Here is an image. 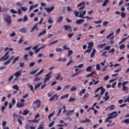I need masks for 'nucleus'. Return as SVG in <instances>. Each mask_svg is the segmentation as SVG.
<instances>
[{"label": "nucleus", "instance_id": "1", "mask_svg": "<svg viewBox=\"0 0 129 129\" xmlns=\"http://www.w3.org/2000/svg\"><path fill=\"white\" fill-rule=\"evenodd\" d=\"M118 114H117V112L114 111L112 113L109 114V116H108L105 120V122H107L108 121L109 123L111 122L112 121L109 119H112L113 118H115L116 116H117Z\"/></svg>", "mask_w": 129, "mask_h": 129}, {"label": "nucleus", "instance_id": "2", "mask_svg": "<svg viewBox=\"0 0 129 129\" xmlns=\"http://www.w3.org/2000/svg\"><path fill=\"white\" fill-rule=\"evenodd\" d=\"M44 71H45V70H44V69H42L39 72H38V73H37L35 75V78L34 79V81H40L41 79L42 78H40L39 77H38V76L39 75H41V74H42V73H43V72H44Z\"/></svg>", "mask_w": 129, "mask_h": 129}, {"label": "nucleus", "instance_id": "3", "mask_svg": "<svg viewBox=\"0 0 129 129\" xmlns=\"http://www.w3.org/2000/svg\"><path fill=\"white\" fill-rule=\"evenodd\" d=\"M34 109H37V108H39L40 106H41V100L37 99L33 103Z\"/></svg>", "mask_w": 129, "mask_h": 129}, {"label": "nucleus", "instance_id": "4", "mask_svg": "<svg viewBox=\"0 0 129 129\" xmlns=\"http://www.w3.org/2000/svg\"><path fill=\"white\" fill-rule=\"evenodd\" d=\"M53 74V71H51L48 73L45 76V78L44 80V83H46L47 81H49L51 78L52 77V74Z\"/></svg>", "mask_w": 129, "mask_h": 129}, {"label": "nucleus", "instance_id": "5", "mask_svg": "<svg viewBox=\"0 0 129 129\" xmlns=\"http://www.w3.org/2000/svg\"><path fill=\"white\" fill-rule=\"evenodd\" d=\"M101 89V93L99 97V99L100 98V97H101V95H103V94H104V92H105V89L103 88V86H101L99 88H98L95 91V93L94 94H96V93L98 91H99V90H100Z\"/></svg>", "mask_w": 129, "mask_h": 129}, {"label": "nucleus", "instance_id": "6", "mask_svg": "<svg viewBox=\"0 0 129 129\" xmlns=\"http://www.w3.org/2000/svg\"><path fill=\"white\" fill-rule=\"evenodd\" d=\"M24 102H25V99H21L20 100V102L17 103V104H16L17 107H18V108H21L23 107V106H24L25 105Z\"/></svg>", "mask_w": 129, "mask_h": 129}, {"label": "nucleus", "instance_id": "7", "mask_svg": "<svg viewBox=\"0 0 129 129\" xmlns=\"http://www.w3.org/2000/svg\"><path fill=\"white\" fill-rule=\"evenodd\" d=\"M4 21L7 22L8 24H12V19H11V16L10 15L4 17Z\"/></svg>", "mask_w": 129, "mask_h": 129}, {"label": "nucleus", "instance_id": "8", "mask_svg": "<svg viewBox=\"0 0 129 129\" xmlns=\"http://www.w3.org/2000/svg\"><path fill=\"white\" fill-rule=\"evenodd\" d=\"M9 51H7L5 55H4V56H3L2 57H1L0 58V61H6V60H8V58H9Z\"/></svg>", "mask_w": 129, "mask_h": 129}, {"label": "nucleus", "instance_id": "9", "mask_svg": "<svg viewBox=\"0 0 129 129\" xmlns=\"http://www.w3.org/2000/svg\"><path fill=\"white\" fill-rule=\"evenodd\" d=\"M85 5V3H84V2L80 3L78 6L77 7L79 8V7H81L79 8V11H81L82 10H84V9H85V6H84V5Z\"/></svg>", "mask_w": 129, "mask_h": 129}, {"label": "nucleus", "instance_id": "10", "mask_svg": "<svg viewBox=\"0 0 129 129\" xmlns=\"http://www.w3.org/2000/svg\"><path fill=\"white\" fill-rule=\"evenodd\" d=\"M8 101H6L4 103V106H3L1 107V112H2V113H5V109H6V107H8Z\"/></svg>", "mask_w": 129, "mask_h": 129}, {"label": "nucleus", "instance_id": "11", "mask_svg": "<svg viewBox=\"0 0 129 129\" xmlns=\"http://www.w3.org/2000/svg\"><path fill=\"white\" fill-rule=\"evenodd\" d=\"M54 9H55V7L52 6L51 7H49L48 8H44V10L46 11L47 13H51V12H52Z\"/></svg>", "mask_w": 129, "mask_h": 129}, {"label": "nucleus", "instance_id": "12", "mask_svg": "<svg viewBox=\"0 0 129 129\" xmlns=\"http://www.w3.org/2000/svg\"><path fill=\"white\" fill-rule=\"evenodd\" d=\"M57 99H58V95L57 94H54V95H53V96L52 97H51L49 99V101H50V102L53 101V100H57Z\"/></svg>", "mask_w": 129, "mask_h": 129}, {"label": "nucleus", "instance_id": "13", "mask_svg": "<svg viewBox=\"0 0 129 129\" xmlns=\"http://www.w3.org/2000/svg\"><path fill=\"white\" fill-rule=\"evenodd\" d=\"M14 57H15V56H12L10 59H8V61L4 62V65H9V64H10V63H11V61L12 60H13V59H14Z\"/></svg>", "mask_w": 129, "mask_h": 129}, {"label": "nucleus", "instance_id": "14", "mask_svg": "<svg viewBox=\"0 0 129 129\" xmlns=\"http://www.w3.org/2000/svg\"><path fill=\"white\" fill-rule=\"evenodd\" d=\"M84 22H85V20L84 19H78L76 21V24H77L78 25H81V24H82Z\"/></svg>", "mask_w": 129, "mask_h": 129}, {"label": "nucleus", "instance_id": "15", "mask_svg": "<svg viewBox=\"0 0 129 129\" xmlns=\"http://www.w3.org/2000/svg\"><path fill=\"white\" fill-rule=\"evenodd\" d=\"M122 86V91H125V93H128L129 88L127 86Z\"/></svg>", "mask_w": 129, "mask_h": 129}, {"label": "nucleus", "instance_id": "16", "mask_svg": "<svg viewBox=\"0 0 129 129\" xmlns=\"http://www.w3.org/2000/svg\"><path fill=\"white\" fill-rule=\"evenodd\" d=\"M35 29H36V30H39V27H38V23H36L31 29V32H33Z\"/></svg>", "mask_w": 129, "mask_h": 129}, {"label": "nucleus", "instance_id": "17", "mask_svg": "<svg viewBox=\"0 0 129 129\" xmlns=\"http://www.w3.org/2000/svg\"><path fill=\"white\" fill-rule=\"evenodd\" d=\"M21 75H22V71H19L14 74V76L16 77H19V76H21Z\"/></svg>", "mask_w": 129, "mask_h": 129}, {"label": "nucleus", "instance_id": "18", "mask_svg": "<svg viewBox=\"0 0 129 129\" xmlns=\"http://www.w3.org/2000/svg\"><path fill=\"white\" fill-rule=\"evenodd\" d=\"M27 30L26 29V28H23L19 30V32L20 33H22L23 34L25 33H27Z\"/></svg>", "mask_w": 129, "mask_h": 129}, {"label": "nucleus", "instance_id": "19", "mask_svg": "<svg viewBox=\"0 0 129 129\" xmlns=\"http://www.w3.org/2000/svg\"><path fill=\"white\" fill-rule=\"evenodd\" d=\"M62 21H63V17L60 16L58 18L57 20H56V23H57L58 24H60V23H61Z\"/></svg>", "mask_w": 129, "mask_h": 129}, {"label": "nucleus", "instance_id": "20", "mask_svg": "<svg viewBox=\"0 0 129 129\" xmlns=\"http://www.w3.org/2000/svg\"><path fill=\"white\" fill-rule=\"evenodd\" d=\"M95 53H96V49H95V48H94L93 49L92 52L90 55L91 58H93V57H94V55H95Z\"/></svg>", "mask_w": 129, "mask_h": 129}, {"label": "nucleus", "instance_id": "21", "mask_svg": "<svg viewBox=\"0 0 129 129\" xmlns=\"http://www.w3.org/2000/svg\"><path fill=\"white\" fill-rule=\"evenodd\" d=\"M73 113H74V110H69L67 112V115L69 116V115H71Z\"/></svg>", "mask_w": 129, "mask_h": 129}, {"label": "nucleus", "instance_id": "22", "mask_svg": "<svg viewBox=\"0 0 129 129\" xmlns=\"http://www.w3.org/2000/svg\"><path fill=\"white\" fill-rule=\"evenodd\" d=\"M105 46H106V43H102V44H98L97 45V48H98V49H99L100 48H102Z\"/></svg>", "mask_w": 129, "mask_h": 129}, {"label": "nucleus", "instance_id": "23", "mask_svg": "<svg viewBox=\"0 0 129 129\" xmlns=\"http://www.w3.org/2000/svg\"><path fill=\"white\" fill-rule=\"evenodd\" d=\"M94 45V43L92 42L89 43V45L88 46V49H91L92 50V46Z\"/></svg>", "mask_w": 129, "mask_h": 129}, {"label": "nucleus", "instance_id": "24", "mask_svg": "<svg viewBox=\"0 0 129 129\" xmlns=\"http://www.w3.org/2000/svg\"><path fill=\"white\" fill-rule=\"evenodd\" d=\"M28 57H29V54H27L24 55L23 59L25 60V62H28Z\"/></svg>", "mask_w": 129, "mask_h": 129}, {"label": "nucleus", "instance_id": "25", "mask_svg": "<svg viewBox=\"0 0 129 129\" xmlns=\"http://www.w3.org/2000/svg\"><path fill=\"white\" fill-rule=\"evenodd\" d=\"M106 109H109V110H113V109H114V105H111V106L108 107Z\"/></svg>", "mask_w": 129, "mask_h": 129}, {"label": "nucleus", "instance_id": "26", "mask_svg": "<svg viewBox=\"0 0 129 129\" xmlns=\"http://www.w3.org/2000/svg\"><path fill=\"white\" fill-rule=\"evenodd\" d=\"M28 122H35V123H38L39 122V120L35 119V120H28Z\"/></svg>", "mask_w": 129, "mask_h": 129}, {"label": "nucleus", "instance_id": "27", "mask_svg": "<svg viewBox=\"0 0 129 129\" xmlns=\"http://www.w3.org/2000/svg\"><path fill=\"white\" fill-rule=\"evenodd\" d=\"M19 59H20V56H17L16 57H15L13 61H12V64H15V63H16V61H18V60H19Z\"/></svg>", "mask_w": 129, "mask_h": 129}, {"label": "nucleus", "instance_id": "28", "mask_svg": "<svg viewBox=\"0 0 129 129\" xmlns=\"http://www.w3.org/2000/svg\"><path fill=\"white\" fill-rule=\"evenodd\" d=\"M12 88L13 89H15V90H17V91H19V86L18 85H14L13 86Z\"/></svg>", "mask_w": 129, "mask_h": 129}, {"label": "nucleus", "instance_id": "29", "mask_svg": "<svg viewBox=\"0 0 129 129\" xmlns=\"http://www.w3.org/2000/svg\"><path fill=\"white\" fill-rule=\"evenodd\" d=\"M45 34H46V30H44L42 32L39 33L37 37H41L42 35H44Z\"/></svg>", "mask_w": 129, "mask_h": 129}, {"label": "nucleus", "instance_id": "30", "mask_svg": "<svg viewBox=\"0 0 129 129\" xmlns=\"http://www.w3.org/2000/svg\"><path fill=\"white\" fill-rule=\"evenodd\" d=\"M38 71H39V69H36L34 71L31 72L30 73V74H32V75L36 74V73H37Z\"/></svg>", "mask_w": 129, "mask_h": 129}, {"label": "nucleus", "instance_id": "31", "mask_svg": "<svg viewBox=\"0 0 129 129\" xmlns=\"http://www.w3.org/2000/svg\"><path fill=\"white\" fill-rule=\"evenodd\" d=\"M42 82L38 83L37 85H36L34 87V89H37L38 87L41 86L42 85Z\"/></svg>", "mask_w": 129, "mask_h": 129}, {"label": "nucleus", "instance_id": "32", "mask_svg": "<svg viewBox=\"0 0 129 129\" xmlns=\"http://www.w3.org/2000/svg\"><path fill=\"white\" fill-rule=\"evenodd\" d=\"M85 91H86V90L85 89H83L82 91H80L79 93L80 96H81L82 94L85 93Z\"/></svg>", "mask_w": 129, "mask_h": 129}, {"label": "nucleus", "instance_id": "33", "mask_svg": "<svg viewBox=\"0 0 129 129\" xmlns=\"http://www.w3.org/2000/svg\"><path fill=\"white\" fill-rule=\"evenodd\" d=\"M64 28L65 31H69V29H70L71 26L68 25H64Z\"/></svg>", "mask_w": 129, "mask_h": 129}, {"label": "nucleus", "instance_id": "34", "mask_svg": "<svg viewBox=\"0 0 129 129\" xmlns=\"http://www.w3.org/2000/svg\"><path fill=\"white\" fill-rule=\"evenodd\" d=\"M69 96V94H67L66 95H62L60 97V99H64L66 97H68Z\"/></svg>", "mask_w": 129, "mask_h": 129}, {"label": "nucleus", "instance_id": "35", "mask_svg": "<svg viewBox=\"0 0 129 129\" xmlns=\"http://www.w3.org/2000/svg\"><path fill=\"white\" fill-rule=\"evenodd\" d=\"M94 74H95V72H92L90 74H88L86 76L87 78L90 77V76H92L94 75Z\"/></svg>", "mask_w": 129, "mask_h": 129}, {"label": "nucleus", "instance_id": "36", "mask_svg": "<svg viewBox=\"0 0 129 129\" xmlns=\"http://www.w3.org/2000/svg\"><path fill=\"white\" fill-rule=\"evenodd\" d=\"M48 22L49 24H53V23H54V21H52V18H51V17H49L48 18Z\"/></svg>", "mask_w": 129, "mask_h": 129}, {"label": "nucleus", "instance_id": "37", "mask_svg": "<svg viewBox=\"0 0 129 129\" xmlns=\"http://www.w3.org/2000/svg\"><path fill=\"white\" fill-rule=\"evenodd\" d=\"M120 50H123L125 48V45L124 44H121L119 46Z\"/></svg>", "mask_w": 129, "mask_h": 129}, {"label": "nucleus", "instance_id": "38", "mask_svg": "<svg viewBox=\"0 0 129 129\" xmlns=\"http://www.w3.org/2000/svg\"><path fill=\"white\" fill-rule=\"evenodd\" d=\"M122 122H124V123H126V124H129V118L126 119L122 121Z\"/></svg>", "mask_w": 129, "mask_h": 129}, {"label": "nucleus", "instance_id": "39", "mask_svg": "<svg viewBox=\"0 0 129 129\" xmlns=\"http://www.w3.org/2000/svg\"><path fill=\"white\" fill-rule=\"evenodd\" d=\"M113 35H114V32L110 33L108 36H107L106 39H108L109 38H110V37H111V36H113Z\"/></svg>", "mask_w": 129, "mask_h": 129}, {"label": "nucleus", "instance_id": "40", "mask_svg": "<svg viewBox=\"0 0 129 129\" xmlns=\"http://www.w3.org/2000/svg\"><path fill=\"white\" fill-rule=\"evenodd\" d=\"M56 43H58V40L53 41L49 44V46H52L53 44H56Z\"/></svg>", "mask_w": 129, "mask_h": 129}, {"label": "nucleus", "instance_id": "41", "mask_svg": "<svg viewBox=\"0 0 129 129\" xmlns=\"http://www.w3.org/2000/svg\"><path fill=\"white\" fill-rule=\"evenodd\" d=\"M109 3V1H105L102 4V7H106V5H107V3Z\"/></svg>", "mask_w": 129, "mask_h": 129}, {"label": "nucleus", "instance_id": "42", "mask_svg": "<svg viewBox=\"0 0 129 129\" xmlns=\"http://www.w3.org/2000/svg\"><path fill=\"white\" fill-rule=\"evenodd\" d=\"M91 68H92L91 66L87 67L86 69V71L88 72H91Z\"/></svg>", "mask_w": 129, "mask_h": 129}, {"label": "nucleus", "instance_id": "43", "mask_svg": "<svg viewBox=\"0 0 129 129\" xmlns=\"http://www.w3.org/2000/svg\"><path fill=\"white\" fill-rule=\"evenodd\" d=\"M73 54V51L72 50H70L68 51V57H70V55H72Z\"/></svg>", "mask_w": 129, "mask_h": 129}, {"label": "nucleus", "instance_id": "44", "mask_svg": "<svg viewBox=\"0 0 129 129\" xmlns=\"http://www.w3.org/2000/svg\"><path fill=\"white\" fill-rule=\"evenodd\" d=\"M21 9L23 12H26V11H28V8L27 7H21Z\"/></svg>", "mask_w": 129, "mask_h": 129}, {"label": "nucleus", "instance_id": "45", "mask_svg": "<svg viewBox=\"0 0 129 129\" xmlns=\"http://www.w3.org/2000/svg\"><path fill=\"white\" fill-rule=\"evenodd\" d=\"M44 128V123H41L40 125H39V127L37 129H43Z\"/></svg>", "mask_w": 129, "mask_h": 129}, {"label": "nucleus", "instance_id": "46", "mask_svg": "<svg viewBox=\"0 0 129 129\" xmlns=\"http://www.w3.org/2000/svg\"><path fill=\"white\" fill-rule=\"evenodd\" d=\"M10 13H11V14H17L18 12L14 9H11L10 10Z\"/></svg>", "mask_w": 129, "mask_h": 129}, {"label": "nucleus", "instance_id": "47", "mask_svg": "<svg viewBox=\"0 0 129 129\" xmlns=\"http://www.w3.org/2000/svg\"><path fill=\"white\" fill-rule=\"evenodd\" d=\"M54 123H55V121H54V120L52 121L48 125L49 127H52V126H53V125H54Z\"/></svg>", "mask_w": 129, "mask_h": 129}, {"label": "nucleus", "instance_id": "48", "mask_svg": "<svg viewBox=\"0 0 129 129\" xmlns=\"http://www.w3.org/2000/svg\"><path fill=\"white\" fill-rule=\"evenodd\" d=\"M29 85V87L30 88V89L31 90V91L32 92H35V91H34V87L32 86V85Z\"/></svg>", "mask_w": 129, "mask_h": 129}, {"label": "nucleus", "instance_id": "49", "mask_svg": "<svg viewBox=\"0 0 129 129\" xmlns=\"http://www.w3.org/2000/svg\"><path fill=\"white\" fill-rule=\"evenodd\" d=\"M57 77H56V80H59V79H60V77H61V74H60V73L59 74H56Z\"/></svg>", "mask_w": 129, "mask_h": 129}, {"label": "nucleus", "instance_id": "50", "mask_svg": "<svg viewBox=\"0 0 129 129\" xmlns=\"http://www.w3.org/2000/svg\"><path fill=\"white\" fill-rule=\"evenodd\" d=\"M73 36H74V33H69L68 34V38H72V37H73Z\"/></svg>", "mask_w": 129, "mask_h": 129}, {"label": "nucleus", "instance_id": "51", "mask_svg": "<svg viewBox=\"0 0 129 129\" xmlns=\"http://www.w3.org/2000/svg\"><path fill=\"white\" fill-rule=\"evenodd\" d=\"M92 81L94 82L93 83L94 85H96V84H98V82H99V81L97 80L96 81L94 79H92Z\"/></svg>", "mask_w": 129, "mask_h": 129}, {"label": "nucleus", "instance_id": "52", "mask_svg": "<svg viewBox=\"0 0 129 129\" xmlns=\"http://www.w3.org/2000/svg\"><path fill=\"white\" fill-rule=\"evenodd\" d=\"M24 42V40H23V37H21L19 40H18V44H22Z\"/></svg>", "mask_w": 129, "mask_h": 129}, {"label": "nucleus", "instance_id": "53", "mask_svg": "<svg viewBox=\"0 0 129 129\" xmlns=\"http://www.w3.org/2000/svg\"><path fill=\"white\" fill-rule=\"evenodd\" d=\"M104 50L108 51V50H110V46H106L104 47Z\"/></svg>", "mask_w": 129, "mask_h": 129}, {"label": "nucleus", "instance_id": "54", "mask_svg": "<svg viewBox=\"0 0 129 129\" xmlns=\"http://www.w3.org/2000/svg\"><path fill=\"white\" fill-rule=\"evenodd\" d=\"M75 100V98L70 97V99L68 100L69 102H72V101H74Z\"/></svg>", "mask_w": 129, "mask_h": 129}, {"label": "nucleus", "instance_id": "55", "mask_svg": "<svg viewBox=\"0 0 129 129\" xmlns=\"http://www.w3.org/2000/svg\"><path fill=\"white\" fill-rule=\"evenodd\" d=\"M29 112H30V111H28V110H24L23 111V115H27V114H28V113H29Z\"/></svg>", "mask_w": 129, "mask_h": 129}, {"label": "nucleus", "instance_id": "56", "mask_svg": "<svg viewBox=\"0 0 129 129\" xmlns=\"http://www.w3.org/2000/svg\"><path fill=\"white\" fill-rule=\"evenodd\" d=\"M24 20L22 21V22H26V21H28V16L27 15H25L23 17Z\"/></svg>", "mask_w": 129, "mask_h": 129}, {"label": "nucleus", "instance_id": "57", "mask_svg": "<svg viewBox=\"0 0 129 129\" xmlns=\"http://www.w3.org/2000/svg\"><path fill=\"white\" fill-rule=\"evenodd\" d=\"M54 113H55V111H53L51 113L48 115L49 117H52V116H54Z\"/></svg>", "mask_w": 129, "mask_h": 129}, {"label": "nucleus", "instance_id": "58", "mask_svg": "<svg viewBox=\"0 0 129 129\" xmlns=\"http://www.w3.org/2000/svg\"><path fill=\"white\" fill-rule=\"evenodd\" d=\"M72 58V56L71 57V60L69 61V62L67 64V66H69L70 65L71 63H73V60L71 59Z\"/></svg>", "mask_w": 129, "mask_h": 129}, {"label": "nucleus", "instance_id": "59", "mask_svg": "<svg viewBox=\"0 0 129 129\" xmlns=\"http://www.w3.org/2000/svg\"><path fill=\"white\" fill-rule=\"evenodd\" d=\"M88 49L85 51L84 53L85 54H86L87 53H90V51L92 50L91 48H88Z\"/></svg>", "mask_w": 129, "mask_h": 129}, {"label": "nucleus", "instance_id": "60", "mask_svg": "<svg viewBox=\"0 0 129 129\" xmlns=\"http://www.w3.org/2000/svg\"><path fill=\"white\" fill-rule=\"evenodd\" d=\"M125 16H126V14L123 12L121 13V18H125Z\"/></svg>", "mask_w": 129, "mask_h": 129}, {"label": "nucleus", "instance_id": "61", "mask_svg": "<svg viewBox=\"0 0 129 129\" xmlns=\"http://www.w3.org/2000/svg\"><path fill=\"white\" fill-rule=\"evenodd\" d=\"M101 68L99 63L96 64V70H100Z\"/></svg>", "mask_w": 129, "mask_h": 129}, {"label": "nucleus", "instance_id": "62", "mask_svg": "<svg viewBox=\"0 0 129 129\" xmlns=\"http://www.w3.org/2000/svg\"><path fill=\"white\" fill-rule=\"evenodd\" d=\"M2 125H3V127H6V125H7V121H3V122H2Z\"/></svg>", "mask_w": 129, "mask_h": 129}, {"label": "nucleus", "instance_id": "63", "mask_svg": "<svg viewBox=\"0 0 129 129\" xmlns=\"http://www.w3.org/2000/svg\"><path fill=\"white\" fill-rule=\"evenodd\" d=\"M63 51V49L61 48H57L56 49V52H62Z\"/></svg>", "mask_w": 129, "mask_h": 129}, {"label": "nucleus", "instance_id": "64", "mask_svg": "<svg viewBox=\"0 0 129 129\" xmlns=\"http://www.w3.org/2000/svg\"><path fill=\"white\" fill-rule=\"evenodd\" d=\"M63 48L64 50H70V48L69 47H67V45H64L63 46Z\"/></svg>", "mask_w": 129, "mask_h": 129}]
</instances>
